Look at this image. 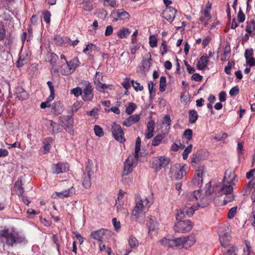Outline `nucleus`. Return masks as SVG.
<instances>
[{
	"instance_id": "nucleus-27",
	"label": "nucleus",
	"mask_w": 255,
	"mask_h": 255,
	"mask_svg": "<svg viewBox=\"0 0 255 255\" xmlns=\"http://www.w3.org/2000/svg\"><path fill=\"white\" fill-rule=\"evenodd\" d=\"M208 62V57L202 56L200 57L199 61L197 64V67L199 70L204 69L207 65Z\"/></svg>"
},
{
	"instance_id": "nucleus-32",
	"label": "nucleus",
	"mask_w": 255,
	"mask_h": 255,
	"mask_svg": "<svg viewBox=\"0 0 255 255\" xmlns=\"http://www.w3.org/2000/svg\"><path fill=\"white\" fill-rule=\"evenodd\" d=\"M198 118L197 112L195 110H190L189 113V121L191 124H194Z\"/></svg>"
},
{
	"instance_id": "nucleus-26",
	"label": "nucleus",
	"mask_w": 255,
	"mask_h": 255,
	"mask_svg": "<svg viewBox=\"0 0 255 255\" xmlns=\"http://www.w3.org/2000/svg\"><path fill=\"white\" fill-rule=\"evenodd\" d=\"M80 63H81L79 61L78 58L77 57H75L73 59L68 61V64L72 73L75 72L76 68L79 66Z\"/></svg>"
},
{
	"instance_id": "nucleus-20",
	"label": "nucleus",
	"mask_w": 255,
	"mask_h": 255,
	"mask_svg": "<svg viewBox=\"0 0 255 255\" xmlns=\"http://www.w3.org/2000/svg\"><path fill=\"white\" fill-rule=\"evenodd\" d=\"M75 192V189L73 186H71L68 190L63 191L62 192H56L55 194L57 196L60 198H64L72 196Z\"/></svg>"
},
{
	"instance_id": "nucleus-5",
	"label": "nucleus",
	"mask_w": 255,
	"mask_h": 255,
	"mask_svg": "<svg viewBox=\"0 0 255 255\" xmlns=\"http://www.w3.org/2000/svg\"><path fill=\"white\" fill-rule=\"evenodd\" d=\"M173 247H179L182 248H187L191 247L195 243V237L193 236H189L184 238H175L172 239Z\"/></svg>"
},
{
	"instance_id": "nucleus-23",
	"label": "nucleus",
	"mask_w": 255,
	"mask_h": 255,
	"mask_svg": "<svg viewBox=\"0 0 255 255\" xmlns=\"http://www.w3.org/2000/svg\"><path fill=\"white\" fill-rule=\"evenodd\" d=\"M185 174V168L184 166H181L180 165L176 166V171L174 176L176 179L179 180L182 179Z\"/></svg>"
},
{
	"instance_id": "nucleus-14",
	"label": "nucleus",
	"mask_w": 255,
	"mask_h": 255,
	"mask_svg": "<svg viewBox=\"0 0 255 255\" xmlns=\"http://www.w3.org/2000/svg\"><path fill=\"white\" fill-rule=\"evenodd\" d=\"M113 15L114 16V21H117L118 20H124L128 19L129 18L130 15L129 13L124 11L123 9H117L113 12Z\"/></svg>"
},
{
	"instance_id": "nucleus-53",
	"label": "nucleus",
	"mask_w": 255,
	"mask_h": 255,
	"mask_svg": "<svg viewBox=\"0 0 255 255\" xmlns=\"http://www.w3.org/2000/svg\"><path fill=\"white\" fill-rule=\"evenodd\" d=\"M208 4H209V5L205 7L204 11L202 12V14H203V15L204 16V17L209 18L211 17L210 12L211 8V3H208Z\"/></svg>"
},
{
	"instance_id": "nucleus-54",
	"label": "nucleus",
	"mask_w": 255,
	"mask_h": 255,
	"mask_svg": "<svg viewBox=\"0 0 255 255\" xmlns=\"http://www.w3.org/2000/svg\"><path fill=\"white\" fill-rule=\"evenodd\" d=\"M132 85L136 91H142L143 90V87L137 82H134L133 80L131 81Z\"/></svg>"
},
{
	"instance_id": "nucleus-10",
	"label": "nucleus",
	"mask_w": 255,
	"mask_h": 255,
	"mask_svg": "<svg viewBox=\"0 0 255 255\" xmlns=\"http://www.w3.org/2000/svg\"><path fill=\"white\" fill-rule=\"evenodd\" d=\"M69 165L67 163L58 162L57 164L52 165V173L58 174L65 173L69 170Z\"/></svg>"
},
{
	"instance_id": "nucleus-31",
	"label": "nucleus",
	"mask_w": 255,
	"mask_h": 255,
	"mask_svg": "<svg viewBox=\"0 0 255 255\" xmlns=\"http://www.w3.org/2000/svg\"><path fill=\"white\" fill-rule=\"evenodd\" d=\"M246 31L249 33V34H252L253 31H255V20H251L249 21H247V25L246 27Z\"/></svg>"
},
{
	"instance_id": "nucleus-24",
	"label": "nucleus",
	"mask_w": 255,
	"mask_h": 255,
	"mask_svg": "<svg viewBox=\"0 0 255 255\" xmlns=\"http://www.w3.org/2000/svg\"><path fill=\"white\" fill-rule=\"evenodd\" d=\"M201 194L199 190L195 191L194 192L188 193L186 196V200L187 202L195 201L200 197Z\"/></svg>"
},
{
	"instance_id": "nucleus-50",
	"label": "nucleus",
	"mask_w": 255,
	"mask_h": 255,
	"mask_svg": "<svg viewBox=\"0 0 255 255\" xmlns=\"http://www.w3.org/2000/svg\"><path fill=\"white\" fill-rule=\"evenodd\" d=\"M160 54L162 56L164 55L167 52V45L165 40H163L160 47Z\"/></svg>"
},
{
	"instance_id": "nucleus-60",
	"label": "nucleus",
	"mask_w": 255,
	"mask_h": 255,
	"mask_svg": "<svg viewBox=\"0 0 255 255\" xmlns=\"http://www.w3.org/2000/svg\"><path fill=\"white\" fill-rule=\"evenodd\" d=\"M254 54V50L253 48L246 49L245 52V57L246 60L249 59V58L253 57Z\"/></svg>"
},
{
	"instance_id": "nucleus-2",
	"label": "nucleus",
	"mask_w": 255,
	"mask_h": 255,
	"mask_svg": "<svg viewBox=\"0 0 255 255\" xmlns=\"http://www.w3.org/2000/svg\"><path fill=\"white\" fill-rule=\"evenodd\" d=\"M236 175L231 171H226L223 179V184L218 192L219 196L233 192L232 184L235 180Z\"/></svg>"
},
{
	"instance_id": "nucleus-52",
	"label": "nucleus",
	"mask_w": 255,
	"mask_h": 255,
	"mask_svg": "<svg viewBox=\"0 0 255 255\" xmlns=\"http://www.w3.org/2000/svg\"><path fill=\"white\" fill-rule=\"evenodd\" d=\"M246 248L244 249V253L243 255H251L252 250L250 243L249 242L246 241L245 242Z\"/></svg>"
},
{
	"instance_id": "nucleus-51",
	"label": "nucleus",
	"mask_w": 255,
	"mask_h": 255,
	"mask_svg": "<svg viewBox=\"0 0 255 255\" xmlns=\"http://www.w3.org/2000/svg\"><path fill=\"white\" fill-rule=\"evenodd\" d=\"M237 206L233 207L231 208L228 213V218L229 219L234 218L237 213Z\"/></svg>"
},
{
	"instance_id": "nucleus-8",
	"label": "nucleus",
	"mask_w": 255,
	"mask_h": 255,
	"mask_svg": "<svg viewBox=\"0 0 255 255\" xmlns=\"http://www.w3.org/2000/svg\"><path fill=\"white\" fill-rule=\"evenodd\" d=\"M84 86L85 87L82 90V99L84 101H91L94 96V89L91 84L88 81L85 82Z\"/></svg>"
},
{
	"instance_id": "nucleus-45",
	"label": "nucleus",
	"mask_w": 255,
	"mask_h": 255,
	"mask_svg": "<svg viewBox=\"0 0 255 255\" xmlns=\"http://www.w3.org/2000/svg\"><path fill=\"white\" fill-rule=\"evenodd\" d=\"M225 196L224 197V199L223 201V205H225L228 203L232 202L234 199V197L232 194V192L225 194Z\"/></svg>"
},
{
	"instance_id": "nucleus-63",
	"label": "nucleus",
	"mask_w": 255,
	"mask_h": 255,
	"mask_svg": "<svg viewBox=\"0 0 255 255\" xmlns=\"http://www.w3.org/2000/svg\"><path fill=\"white\" fill-rule=\"evenodd\" d=\"M192 133L193 131L191 129H187L185 130L184 131V135L187 138L188 140H190L192 139Z\"/></svg>"
},
{
	"instance_id": "nucleus-28",
	"label": "nucleus",
	"mask_w": 255,
	"mask_h": 255,
	"mask_svg": "<svg viewBox=\"0 0 255 255\" xmlns=\"http://www.w3.org/2000/svg\"><path fill=\"white\" fill-rule=\"evenodd\" d=\"M57 72H60L63 75H69L72 74V72L68 64V61H66V63L62 64L59 69L58 68Z\"/></svg>"
},
{
	"instance_id": "nucleus-6",
	"label": "nucleus",
	"mask_w": 255,
	"mask_h": 255,
	"mask_svg": "<svg viewBox=\"0 0 255 255\" xmlns=\"http://www.w3.org/2000/svg\"><path fill=\"white\" fill-rule=\"evenodd\" d=\"M192 222L190 220H179L174 226L176 232L185 233L189 232L192 228Z\"/></svg>"
},
{
	"instance_id": "nucleus-43",
	"label": "nucleus",
	"mask_w": 255,
	"mask_h": 255,
	"mask_svg": "<svg viewBox=\"0 0 255 255\" xmlns=\"http://www.w3.org/2000/svg\"><path fill=\"white\" fill-rule=\"evenodd\" d=\"M163 139V136L161 134H157L152 141L151 144L152 146H156L158 145Z\"/></svg>"
},
{
	"instance_id": "nucleus-38",
	"label": "nucleus",
	"mask_w": 255,
	"mask_h": 255,
	"mask_svg": "<svg viewBox=\"0 0 255 255\" xmlns=\"http://www.w3.org/2000/svg\"><path fill=\"white\" fill-rule=\"evenodd\" d=\"M147 226L148 228V232L150 233L155 230L157 227V223L153 219L150 218L147 221Z\"/></svg>"
},
{
	"instance_id": "nucleus-18",
	"label": "nucleus",
	"mask_w": 255,
	"mask_h": 255,
	"mask_svg": "<svg viewBox=\"0 0 255 255\" xmlns=\"http://www.w3.org/2000/svg\"><path fill=\"white\" fill-rule=\"evenodd\" d=\"M155 128V123L154 121L150 120L147 124V129L146 131L145 137L147 139H150L153 137Z\"/></svg>"
},
{
	"instance_id": "nucleus-19",
	"label": "nucleus",
	"mask_w": 255,
	"mask_h": 255,
	"mask_svg": "<svg viewBox=\"0 0 255 255\" xmlns=\"http://www.w3.org/2000/svg\"><path fill=\"white\" fill-rule=\"evenodd\" d=\"M139 116L137 115H133L127 118L123 122V125L129 127L132 125L136 123L139 121Z\"/></svg>"
},
{
	"instance_id": "nucleus-16",
	"label": "nucleus",
	"mask_w": 255,
	"mask_h": 255,
	"mask_svg": "<svg viewBox=\"0 0 255 255\" xmlns=\"http://www.w3.org/2000/svg\"><path fill=\"white\" fill-rule=\"evenodd\" d=\"M231 239V236L229 233H224L223 235L219 236L220 242L222 247L224 248L230 245V242Z\"/></svg>"
},
{
	"instance_id": "nucleus-12",
	"label": "nucleus",
	"mask_w": 255,
	"mask_h": 255,
	"mask_svg": "<svg viewBox=\"0 0 255 255\" xmlns=\"http://www.w3.org/2000/svg\"><path fill=\"white\" fill-rule=\"evenodd\" d=\"M208 203L207 204H202V203H197L195 204L191 205L190 203H186L185 207L186 208V215L188 217L192 216L195 211L198 209L199 207L205 208L206 207Z\"/></svg>"
},
{
	"instance_id": "nucleus-56",
	"label": "nucleus",
	"mask_w": 255,
	"mask_h": 255,
	"mask_svg": "<svg viewBox=\"0 0 255 255\" xmlns=\"http://www.w3.org/2000/svg\"><path fill=\"white\" fill-rule=\"evenodd\" d=\"M71 94H73L76 97L79 96H82V90L80 87H76L71 90Z\"/></svg>"
},
{
	"instance_id": "nucleus-47",
	"label": "nucleus",
	"mask_w": 255,
	"mask_h": 255,
	"mask_svg": "<svg viewBox=\"0 0 255 255\" xmlns=\"http://www.w3.org/2000/svg\"><path fill=\"white\" fill-rule=\"evenodd\" d=\"M149 44L151 47L154 48L157 45V40L155 35H150L149 37Z\"/></svg>"
},
{
	"instance_id": "nucleus-57",
	"label": "nucleus",
	"mask_w": 255,
	"mask_h": 255,
	"mask_svg": "<svg viewBox=\"0 0 255 255\" xmlns=\"http://www.w3.org/2000/svg\"><path fill=\"white\" fill-rule=\"evenodd\" d=\"M239 93V88L238 86L233 87L229 92V94L231 96L234 97Z\"/></svg>"
},
{
	"instance_id": "nucleus-48",
	"label": "nucleus",
	"mask_w": 255,
	"mask_h": 255,
	"mask_svg": "<svg viewBox=\"0 0 255 255\" xmlns=\"http://www.w3.org/2000/svg\"><path fill=\"white\" fill-rule=\"evenodd\" d=\"M161 244L164 246H167L171 248H173V243L172 239H167L166 238H164L160 241Z\"/></svg>"
},
{
	"instance_id": "nucleus-39",
	"label": "nucleus",
	"mask_w": 255,
	"mask_h": 255,
	"mask_svg": "<svg viewBox=\"0 0 255 255\" xmlns=\"http://www.w3.org/2000/svg\"><path fill=\"white\" fill-rule=\"evenodd\" d=\"M136 108V105L134 103L132 102L128 103L126 109V112L130 115L133 113Z\"/></svg>"
},
{
	"instance_id": "nucleus-35",
	"label": "nucleus",
	"mask_w": 255,
	"mask_h": 255,
	"mask_svg": "<svg viewBox=\"0 0 255 255\" xmlns=\"http://www.w3.org/2000/svg\"><path fill=\"white\" fill-rule=\"evenodd\" d=\"M103 73L100 72H96L94 78V83L96 85V88L103 81Z\"/></svg>"
},
{
	"instance_id": "nucleus-55",
	"label": "nucleus",
	"mask_w": 255,
	"mask_h": 255,
	"mask_svg": "<svg viewBox=\"0 0 255 255\" xmlns=\"http://www.w3.org/2000/svg\"><path fill=\"white\" fill-rule=\"evenodd\" d=\"M156 84V83H154L152 81H150L148 83V88L149 90V95L150 96L152 95L153 92L154 93H155V90L154 89V87H155Z\"/></svg>"
},
{
	"instance_id": "nucleus-15",
	"label": "nucleus",
	"mask_w": 255,
	"mask_h": 255,
	"mask_svg": "<svg viewBox=\"0 0 255 255\" xmlns=\"http://www.w3.org/2000/svg\"><path fill=\"white\" fill-rule=\"evenodd\" d=\"M15 95L16 98L20 101L26 100L29 97L28 93L21 87H17L16 88Z\"/></svg>"
},
{
	"instance_id": "nucleus-17",
	"label": "nucleus",
	"mask_w": 255,
	"mask_h": 255,
	"mask_svg": "<svg viewBox=\"0 0 255 255\" xmlns=\"http://www.w3.org/2000/svg\"><path fill=\"white\" fill-rule=\"evenodd\" d=\"M22 182L21 177L18 178L14 185V191L18 196H21L24 191Z\"/></svg>"
},
{
	"instance_id": "nucleus-58",
	"label": "nucleus",
	"mask_w": 255,
	"mask_h": 255,
	"mask_svg": "<svg viewBox=\"0 0 255 255\" xmlns=\"http://www.w3.org/2000/svg\"><path fill=\"white\" fill-rule=\"evenodd\" d=\"M237 17L239 22H243L245 20L246 16L241 8L238 13Z\"/></svg>"
},
{
	"instance_id": "nucleus-9",
	"label": "nucleus",
	"mask_w": 255,
	"mask_h": 255,
	"mask_svg": "<svg viewBox=\"0 0 255 255\" xmlns=\"http://www.w3.org/2000/svg\"><path fill=\"white\" fill-rule=\"evenodd\" d=\"M91 166L87 165L82 176V184L86 188H89L91 186V177L94 174Z\"/></svg>"
},
{
	"instance_id": "nucleus-29",
	"label": "nucleus",
	"mask_w": 255,
	"mask_h": 255,
	"mask_svg": "<svg viewBox=\"0 0 255 255\" xmlns=\"http://www.w3.org/2000/svg\"><path fill=\"white\" fill-rule=\"evenodd\" d=\"M52 110L56 115L60 114L63 111V105L60 101L55 102L52 105Z\"/></svg>"
},
{
	"instance_id": "nucleus-13",
	"label": "nucleus",
	"mask_w": 255,
	"mask_h": 255,
	"mask_svg": "<svg viewBox=\"0 0 255 255\" xmlns=\"http://www.w3.org/2000/svg\"><path fill=\"white\" fill-rule=\"evenodd\" d=\"M177 10L172 7H166L162 12V17L169 22H172L175 18Z\"/></svg>"
},
{
	"instance_id": "nucleus-3",
	"label": "nucleus",
	"mask_w": 255,
	"mask_h": 255,
	"mask_svg": "<svg viewBox=\"0 0 255 255\" xmlns=\"http://www.w3.org/2000/svg\"><path fill=\"white\" fill-rule=\"evenodd\" d=\"M170 162V159L165 156L152 157L150 160V167L155 172H158L162 168H165Z\"/></svg>"
},
{
	"instance_id": "nucleus-21",
	"label": "nucleus",
	"mask_w": 255,
	"mask_h": 255,
	"mask_svg": "<svg viewBox=\"0 0 255 255\" xmlns=\"http://www.w3.org/2000/svg\"><path fill=\"white\" fill-rule=\"evenodd\" d=\"M58 60V56L54 53H51L50 55V65L52 66L51 72L57 73L58 68L56 65V62Z\"/></svg>"
},
{
	"instance_id": "nucleus-11",
	"label": "nucleus",
	"mask_w": 255,
	"mask_h": 255,
	"mask_svg": "<svg viewBox=\"0 0 255 255\" xmlns=\"http://www.w3.org/2000/svg\"><path fill=\"white\" fill-rule=\"evenodd\" d=\"M124 169L122 173V175H128L132 172L133 168L136 165V162L132 158L131 160L128 157L125 162Z\"/></svg>"
},
{
	"instance_id": "nucleus-1",
	"label": "nucleus",
	"mask_w": 255,
	"mask_h": 255,
	"mask_svg": "<svg viewBox=\"0 0 255 255\" xmlns=\"http://www.w3.org/2000/svg\"><path fill=\"white\" fill-rule=\"evenodd\" d=\"M24 238L13 229L5 228L0 230V243L3 246L13 247L14 245L22 243Z\"/></svg>"
},
{
	"instance_id": "nucleus-34",
	"label": "nucleus",
	"mask_w": 255,
	"mask_h": 255,
	"mask_svg": "<svg viewBox=\"0 0 255 255\" xmlns=\"http://www.w3.org/2000/svg\"><path fill=\"white\" fill-rule=\"evenodd\" d=\"M50 128H52L50 132L52 134L58 133L60 131L61 127L59 124L55 123L53 121H50Z\"/></svg>"
},
{
	"instance_id": "nucleus-49",
	"label": "nucleus",
	"mask_w": 255,
	"mask_h": 255,
	"mask_svg": "<svg viewBox=\"0 0 255 255\" xmlns=\"http://www.w3.org/2000/svg\"><path fill=\"white\" fill-rule=\"evenodd\" d=\"M192 148V145L190 144L188 145L184 149L182 153L183 159L186 160L187 159L189 154L191 152Z\"/></svg>"
},
{
	"instance_id": "nucleus-30",
	"label": "nucleus",
	"mask_w": 255,
	"mask_h": 255,
	"mask_svg": "<svg viewBox=\"0 0 255 255\" xmlns=\"http://www.w3.org/2000/svg\"><path fill=\"white\" fill-rule=\"evenodd\" d=\"M131 30L128 28L123 27L117 33V35L120 38H127L130 33Z\"/></svg>"
},
{
	"instance_id": "nucleus-42",
	"label": "nucleus",
	"mask_w": 255,
	"mask_h": 255,
	"mask_svg": "<svg viewBox=\"0 0 255 255\" xmlns=\"http://www.w3.org/2000/svg\"><path fill=\"white\" fill-rule=\"evenodd\" d=\"M166 87V78L165 76H161L160 78L159 91L163 92L165 91Z\"/></svg>"
},
{
	"instance_id": "nucleus-64",
	"label": "nucleus",
	"mask_w": 255,
	"mask_h": 255,
	"mask_svg": "<svg viewBox=\"0 0 255 255\" xmlns=\"http://www.w3.org/2000/svg\"><path fill=\"white\" fill-rule=\"evenodd\" d=\"M83 9L87 11H91L93 9V4L92 3L83 4Z\"/></svg>"
},
{
	"instance_id": "nucleus-36",
	"label": "nucleus",
	"mask_w": 255,
	"mask_h": 255,
	"mask_svg": "<svg viewBox=\"0 0 255 255\" xmlns=\"http://www.w3.org/2000/svg\"><path fill=\"white\" fill-rule=\"evenodd\" d=\"M135 39L132 40L131 44L129 45V49L131 54H135L136 52L139 50L140 48L139 44L135 42Z\"/></svg>"
},
{
	"instance_id": "nucleus-46",
	"label": "nucleus",
	"mask_w": 255,
	"mask_h": 255,
	"mask_svg": "<svg viewBox=\"0 0 255 255\" xmlns=\"http://www.w3.org/2000/svg\"><path fill=\"white\" fill-rule=\"evenodd\" d=\"M94 130L95 134L99 137H102L104 135L103 129L100 126H95Z\"/></svg>"
},
{
	"instance_id": "nucleus-62",
	"label": "nucleus",
	"mask_w": 255,
	"mask_h": 255,
	"mask_svg": "<svg viewBox=\"0 0 255 255\" xmlns=\"http://www.w3.org/2000/svg\"><path fill=\"white\" fill-rule=\"evenodd\" d=\"M98 109L94 108L91 111L87 112V115L89 116H93L95 119L98 118Z\"/></svg>"
},
{
	"instance_id": "nucleus-4",
	"label": "nucleus",
	"mask_w": 255,
	"mask_h": 255,
	"mask_svg": "<svg viewBox=\"0 0 255 255\" xmlns=\"http://www.w3.org/2000/svg\"><path fill=\"white\" fill-rule=\"evenodd\" d=\"M150 206V203L147 198L141 199L138 197L136 199V205L132 211V215L138 218L140 213H144Z\"/></svg>"
},
{
	"instance_id": "nucleus-22",
	"label": "nucleus",
	"mask_w": 255,
	"mask_h": 255,
	"mask_svg": "<svg viewBox=\"0 0 255 255\" xmlns=\"http://www.w3.org/2000/svg\"><path fill=\"white\" fill-rule=\"evenodd\" d=\"M106 230L101 229L98 231H93L91 234V236L95 240L102 242L104 236L105 235Z\"/></svg>"
},
{
	"instance_id": "nucleus-41",
	"label": "nucleus",
	"mask_w": 255,
	"mask_h": 255,
	"mask_svg": "<svg viewBox=\"0 0 255 255\" xmlns=\"http://www.w3.org/2000/svg\"><path fill=\"white\" fill-rule=\"evenodd\" d=\"M186 212L185 207L181 208L176 214V218L177 220H181L186 215Z\"/></svg>"
},
{
	"instance_id": "nucleus-44",
	"label": "nucleus",
	"mask_w": 255,
	"mask_h": 255,
	"mask_svg": "<svg viewBox=\"0 0 255 255\" xmlns=\"http://www.w3.org/2000/svg\"><path fill=\"white\" fill-rule=\"evenodd\" d=\"M44 21L48 24L50 23L51 13L48 10H44L42 12Z\"/></svg>"
},
{
	"instance_id": "nucleus-37",
	"label": "nucleus",
	"mask_w": 255,
	"mask_h": 255,
	"mask_svg": "<svg viewBox=\"0 0 255 255\" xmlns=\"http://www.w3.org/2000/svg\"><path fill=\"white\" fill-rule=\"evenodd\" d=\"M237 251V248L234 246L230 247L227 250H222V252L223 253V254L225 255H237V254L236 253Z\"/></svg>"
},
{
	"instance_id": "nucleus-61",
	"label": "nucleus",
	"mask_w": 255,
	"mask_h": 255,
	"mask_svg": "<svg viewBox=\"0 0 255 255\" xmlns=\"http://www.w3.org/2000/svg\"><path fill=\"white\" fill-rule=\"evenodd\" d=\"M112 223L114 226L115 229L117 232H118L121 229V223L119 221H117L116 218H114L112 219Z\"/></svg>"
},
{
	"instance_id": "nucleus-7",
	"label": "nucleus",
	"mask_w": 255,
	"mask_h": 255,
	"mask_svg": "<svg viewBox=\"0 0 255 255\" xmlns=\"http://www.w3.org/2000/svg\"><path fill=\"white\" fill-rule=\"evenodd\" d=\"M112 134L114 138L121 143L126 141L125 132L120 125L114 123L111 128Z\"/></svg>"
},
{
	"instance_id": "nucleus-33",
	"label": "nucleus",
	"mask_w": 255,
	"mask_h": 255,
	"mask_svg": "<svg viewBox=\"0 0 255 255\" xmlns=\"http://www.w3.org/2000/svg\"><path fill=\"white\" fill-rule=\"evenodd\" d=\"M128 243L131 249H135L138 246V240L133 236H130L129 237L128 239Z\"/></svg>"
},
{
	"instance_id": "nucleus-40",
	"label": "nucleus",
	"mask_w": 255,
	"mask_h": 255,
	"mask_svg": "<svg viewBox=\"0 0 255 255\" xmlns=\"http://www.w3.org/2000/svg\"><path fill=\"white\" fill-rule=\"evenodd\" d=\"M6 29L4 24V22L0 21V41H2L5 38Z\"/></svg>"
},
{
	"instance_id": "nucleus-59",
	"label": "nucleus",
	"mask_w": 255,
	"mask_h": 255,
	"mask_svg": "<svg viewBox=\"0 0 255 255\" xmlns=\"http://www.w3.org/2000/svg\"><path fill=\"white\" fill-rule=\"evenodd\" d=\"M105 6H111L112 7H117L116 0H104Z\"/></svg>"
},
{
	"instance_id": "nucleus-25",
	"label": "nucleus",
	"mask_w": 255,
	"mask_h": 255,
	"mask_svg": "<svg viewBox=\"0 0 255 255\" xmlns=\"http://www.w3.org/2000/svg\"><path fill=\"white\" fill-rule=\"evenodd\" d=\"M53 141V139L51 137H47L43 139L42 144L44 153L49 152L51 147V144Z\"/></svg>"
}]
</instances>
